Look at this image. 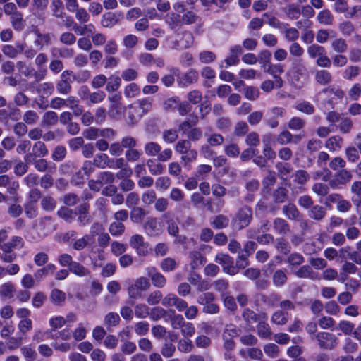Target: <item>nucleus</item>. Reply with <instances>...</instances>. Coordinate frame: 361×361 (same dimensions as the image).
I'll return each mask as SVG.
<instances>
[{"instance_id":"obj_1","label":"nucleus","mask_w":361,"mask_h":361,"mask_svg":"<svg viewBox=\"0 0 361 361\" xmlns=\"http://www.w3.org/2000/svg\"><path fill=\"white\" fill-rule=\"evenodd\" d=\"M252 220V210L248 206L240 207L231 219L233 229L240 231L247 227Z\"/></svg>"},{"instance_id":"obj_2","label":"nucleus","mask_w":361,"mask_h":361,"mask_svg":"<svg viewBox=\"0 0 361 361\" xmlns=\"http://www.w3.org/2000/svg\"><path fill=\"white\" fill-rule=\"evenodd\" d=\"M318 346L321 349L332 350L338 345V338L336 335L327 331H320L314 335Z\"/></svg>"},{"instance_id":"obj_3","label":"nucleus","mask_w":361,"mask_h":361,"mask_svg":"<svg viewBox=\"0 0 361 361\" xmlns=\"http://www.w3.org/2000/svg\"><path fill=\"white\" fill-rule=\"evenodd\" d=\"M288 74L291 78L292 83L299 88L302 85L300 82V79L301 77H305L307 75V68L301 60H296L293 62L290 69L288 71Z\"/></svg>"},{"instance_id":"obj_4","label":"nucleus","mask_w":361,"mask_h":361,"mask_svg":"<svg viewBox=\"0 0 361 361\" xmlns=\"http://www.w3.org/2000/svg\"><path fill=\"white\" fill-rule=\"evenodd\" d=\"M73 75V71L71 70L63 71L59 80L56 82V90L61 94H68L72 90L73 80L71 77Z\"/></svg>"},{"instance_id":"obj_5","label":"nucleus","mask_w":361,"mask_h":361,"mask_svg":"<svg viewBox=\"0 0 361 361\" xmlns=\"http://www.w3.org/2000/svg\"><path fill=\"white\" fill-rule=\"evenodd\" d=\"M352 179L351 173L346 169H340L329 180L332 189H340L346 185Z\"/></svg>"},{"instance_id":"obj_6","label":"nucleus","mask_w":361,"mask_h":361,"mask_svg":"<svg viewBox=\"0 0 361 361\" xmlns=\"http://www.w3.org/2000/svg\"><path fill=\"white\" fill-rule=\"evenodd\" d=\"M215 262L221 264L223 271L229 275L233 276L238 272V269L233 265V258L225 253H218L215 257Z\"/></svg>"},{"instance_id":"obj_7","label":"nucleus","mask_w":361,"mask_h":361,"mask_svg":"<svg viewBox=\"0 0 361 361\" xmlns=\"http://www.w3.org/2000/svg\"><path fill=\"white\" fill-rule=\"evenodd\" d=\"M266 267L267 271H269L270 273L273 272L272 282L275 286L281 287L286 283L288 281L286 269H277L274 271L275 265L273 262H269Z\"/></svg>"},{"instance_id":"obj_8","label":"nucleus","mask_w":361,"mask_h":361,"mask_svg":"<svg viewBox=\"0 0 361 361\" xmlns=\"http://www.w3.org/2000/svg\"><path fill=\"white\" fill-rule=\"evenodd\" d=\"M130 245L136 250L137 255L146 256L150 250L149 244L144 240L141 235H133L130 239Z\"/></svg>"},{"instance_id":"obj_9","label":"nucleus","mask_w":361,"mask_h":361,"mask_svg":"<svg viewBox=\"0 0 361 361\" xmlns=\"http://www.w3.org/2000/svg\"><path fill=\"white\" fill-rule=\"evenodd\" d=\"M161 304L166 307H175L179 312L183 311L186 307V301L173 293L164 296L161 300Z\"/></svg>"},{"instance_id":"obj_10","label":"nucleus","mask_w":361,"mask_h":361,"mask_svg":"<svg viewBox=\"0 0 361 361\" xmlns=\"http://www.w3.org/2000/svg\"><path fill=\"white\" fill-rule=\"evenodd\" d=\"M272 226L274 231L281 235H286L290 232L289 223L281 217H276L273 220Z\"/></svg>"},{"instance_id":"obj_11","label":"nucleus","mask_w":361,"mask_h":361,"mask_svg":"<svg viewBox=\"0 0 361 361\" xmlns=\"http://www.w3.org/2000/svg\"><path fill=\"white\" fill-rule=\"evenodd\" d=\"M162 219L166 222L168 233L173 236H178L179 228L173 214L170 212H166L162 215Z\"/></svg>"},{"instance_id":"obj_12","label":"nucleus","mask_w":361,"mask_h":361,"mask_svg":"<svg viewBox=\"0 0 361 361\" xmlns=\"http://www.w3.org/2000/svg\"><path fill=\"white\" fill-rule=\"evenodd\" d=\"M147 276L150 278L153 286L157 288H161L166 283L165 276L153 267L147 269Z\"/></svg>"},{"instance_id":"obj_13","label":"nucleus","mask_w":361,"mask_h":361,"mask_svg":"<svg viewBox=\"0 0 361 361\" xmlns=\"http://www.w3.org/2000/svg\"><path fill=\"white\" fill-rule=\"evenodd\" d=\"M283 215L289 220H299V218L302 216V214L298 210L297 207L292 202H290L282 207Z\"/></svg>"},{"instance_id":"obj_14","label":"nucleus","mask_w":361,"mask_h":361,"mask_svg":"<svg viewBox=\"0 0 361 361\" xmlns=\"http://www.w3.org/2000/svg\"><path fill=\"white\" fill-rule=\"evenodd\" d=\"M295 275L300 279H310L315 281L319 280V274L314 271L309 265H304L300 267L295 273Z\"/></svg>"},{"instance_id":"obj_15","label":"nucleus","mask_w":361,"mask_h":361,"mask_svg":"<svg viewBox=\"0 0 361 361\" xmlns=\"http://www.w3.org/2000/svg\"><path fill=\"white\" fill-rule=\"evenodd\" d=\"M307 216L314 221H322L326 216V209L321 205L314 204L307 211Z\"/></svg>"},{"instance_id":"obj_16","label":"nucleus","mask_w":361,"mask_h":361,"mask_svg":"<svg viewBox=\"0 0 361 361\" xmlns=\"http://www.w3.org/2000/svg\"><path fill=\"white\" fill-rule=\"evenodd\" d=\"M343 140L339 135H334L328 138L325 142V147L330 152H336L343 147Z\"/></svg>"},{"instance_id":"obj_17","label":"nucleus","mask_w":361,"mask_h":361,"mask_svg":"<svg viewBox=\"0 0 361 361\" xmlns=\"http://www.w3.org/2000/svg\"><path fill=\"white\" fill-rule=\"evenodd\" d=\"M314 78L316 82L321 85H327L333 80L331 73L325 69L317 71Z\"/></svg>"},{"instance_id":"obj_18","label":"nucleus","mask_w":361,"mask_h":361,"mask_svg":"<svg viewBox=\"0 0 361 361\" xmlns=\"http://www.w3.org/2000/svg\"><path fill=\"white\" fill-rule=\"evenodd\" d=\"M56 266L53 264H48L44 267L36 270L34 273L35 279L39 282L42 279L48 275L53 274L56 271Z\"/></svg>"},{"instance_id":"obj_19","label":"nucleus","mask_w":361,"mask_h":361,"mask_svg":"<svg viewBox=\"0 0 361 361\" xmlns=\"http://www.w3.org/2000/svg\"><path fill=\"white\" fill-rule=\"evenodd\" d=\"M190 267L192 269H196L206 262V259L198 251H192L189 253Z\"/></svg>"},{"instance_id":"obj_20","label":"nucleus","mask_w":361,"mask_h":361,"mask_svg":"<svg viewBox=\"0 0 361 361\" xmlns=\"http://www.w3.org/2000/svg\"><path fill=\"white\" fill-rule=\"evenodd\" d=\"M181 15L175 12L169 13L166 23L171 30L179 29L183 26Z\"/></svg>"},{"instance_id":"obj_21","label":"nucleus","mask_w":361,"mask_h":361,"mask_svg":"<svg viewBox=\"0 0 361 361\" xmlns=\"http://www.w3.org/2000/svg\"><path fill=\"white\" fill-rule=\"evenodd\" d=\"M57 215L59 218L63 219L66 222L71 224L75 219V212L74 210L67 207H61L57 211Z\"/></svg>"},{"instance_id":"obj_22","label":"nucleus","mask_w":361,"mask_h":361,"mask_svg":"<svg viewBox=\"0 0 361 361\" xmlns=\"http://www.w3.org/2000/svg\"><path fill=\"white\" fill-rule=\"evenodd\" d=\"M0 249L2 250L1 254V258L5 262H11L15 259L16 255L13 251V247H11L8 243L0 245Z\"/></svg>"},{"instance_id":"obj_23","label":"nucleus","mask_w":361,"mask_h":361,"mask_svg":"<svg viewBox=\"0 0 361 361\" xmlns=\"http://www.w3.org/2000/svg\"><path fill=\"white\" fill-rule=\"evenodd\" d=\"M272 197L275 203H283L288 198V190L286 188L279 187L274 190Z\"/></svg>"},{"instance_id":"obj_24","label":"nucleus","mask_w":361,"mask_h":361,"mask_svg":"<svg viewBox=\"0 0 361 361\" xmlns=\"http://www.w3.org/2000/svg\"><path fill=\"white\" fill-rule=\"evenodd\" d=\"M10 16V22L14 30L20 31L25 26V20L23 18V14L20 12H16L15 14H12Z\"/></svg>"},{"instance_id":"obj_25","label":"nucleus","mask_w":361,"mask_h":361,"mask_svg":"<svg viewBox=\"0 0 361 361\" xmlns=\"http://www.w3.org/2000/svg\"><path fill=\"white\" fill-rule=\"evenodd\" d=\"M317 19L320 24L331 25L334 22V16L329 9H324L318 13Z\"/></svg>"},{"instance_id":"obj_26","label":"nucleus","mask_w":361,"mask_h":361,"mask_svg":"<svg viewBox=\"0 0 361 361\" xmlns=\"http://www.w3.org/2000/svg\"><path fill=\"white\" fill-rule=\"evenodd\" d=\"M229 221L230 220L228 216L219 214L213 218L211 225L216 229H223L228 226Z\"/></svg>"},{"instance_id":"obj_27","label":"nucleus","mask_w":361,"mask_h":361,"mask_svg":"<svg viewBox=\"0 0 361 361\" xmlns=\"http://www.w3.org/2000/svg\"><path fill=\"white\" fill-rule=\"evenodd\" d=\"M69 271L80 277L89 276L91 275V271L87 268L85 267L82 264L75 261L73 264H72Z\"/></svg>"},{"instance_id":"obj_28","label":"nucleus","mask_w":361,"mask_h":361,"mask_svg":"<svg viewBox=\"0 0 361 361\" xmlns=\"http://www.w3.org/2000/svg\"><path fill=\"white\" fill-rule=\"evenodd\" d=\"M307 53L311 59H318L322 54H326L324 47L317 44H312L307 47Z\"/></svg>"},{"instance_id":"obj_29","label":"nucleus","mask_w":361,"mask_h":361,"mask_svg":"<svg viewBox=\"0 0 361 361\" xmlns=\"http://www.w3.org/2000/svg\"><path fill=\"white\" fill-rule=\"evenodd\" d=\"M51 56L56 57L57 55L61 58L69 59L72 58L74 55V51L70 48H56L53 47L51 49Z\"/></svg>"},{"instance_id":"obj_30","label":"nucleus","mask_w":361,"mask_h":361,"mask_svg":"<svg viewBox=\"0 0 361 361\" xmlns=\"http://www.w3.org/2000/svg\"><path fill=\"white\" fill-rule=\"evenodd\" d=\"M146 212L144 209L140 207H134L130 211V218L133 222L140 223L143 221Z\"/></svg>"},{"instance_id":"obj_31","label":"nucleus","mask_w":361,"mask_h":361,"mask_svg":"<svg viewBox=\"0 0 361 361\" xmlns=\"http://www.w3.org/2000/svg\"><path fill=\"white\" fill-rule=\"evenodd\" d=\"M16 288L11 282L2 284L0 287V296L4 298H11L13 297Z\"/></svg>"},{"instance_id":"obj_32","label":"nucleus","mask_w":361,"mask_h":361,"mask_svg":"<svg viewBox=\"0 0 361 361\" xmlns=\"http://www.w3.org/2000/svg\"><path fill=\"white\" fill-rule=\"evenodd\" d=\"M59 121L58 115L52 111H47L42 117V125L52 126L57 123Z\"/></svg>"},{"instance_id":"obj_33","label":"nucleus","mask_w":361,"mask_h":361,"mask_svg":"<svg viewBox=\"0 0 361 361\" xmlns=\"http://www.w3.org/2000/svg\"><path fill=\"white\" fill-rule=\"evenodd\" d=\"M329 184L322 182H317L312 185V190L314 193L319 196L324 197L329 194Z\"/></svg>"},{"instance_id":"obj_34","label":"nucleus","mask_w":361,"mask_h":361,"mask_svg":"<svg viewBox=\"0 0 361 361\" xmlns=\"http://www.w3.org/2000/svg\"><path fill=\"white\" fill-rule=\"evenodd\" d=\"M360 68L357 66H348L343 71V78L347 80H353L358 76Z\"/></svg>"},{"instance_id":"obj_35","label":"nucleus","mask_w":361,"mask_h":361,"mask_svg":"<svg viewBox=\"0 0 361 361\" xmlns=\"http://www.w3.org/2000/svg\"><path fill=\"white\" fill-rule=\"evenodd\" d=\"M197 152L194 149H190L186 152L183 153L181 156V161L185 167L189 166L192 162H194L197 159Z\"/></svg>"},{"instance_id":"obj_36","label":"nucleus","mask_w":361,"mask_h":361,"mask_svg":"<svg viewBox=\"0 0 361 361\" xmlns=\"http://www.w3.org/2000/svg\"><path fill=\"white\" fill-rule=\"evenodd\" d=\"M331 48L338 54L344 53L348 49V44L345 40L343 38H336L331 42Z\"/></svg>"},{"instance_id":"obj_37","label":"nucleus","mask_w":361,"mask_h":361,"mask_svg":"<svg viewBox=\"0 0 361 361\" xmlns=\"http://www.w3.org/2000/svg\"><path fill=\"white\" fill-rule=\"evenodd\" d=\"M275 242V247L279 252L287 255L290 252L291 247L285 238H278Z\"/></svg>"},{"instance_id":"obj_38","label":"nucleus","mask_w":361,"mask_h":361,"mask_svg":"<svg viewBox=\"0 0 361 361\" xmlns=\"http://www.w3.org/2000/svg\"><path fill=\"white\" fill-rule=\"evenodd\" d=\"M271 53L267 49L262 50L259 51L257 56V60L259 62L262 64V68L265 70L267 67L271 63Z\"/></svg>"},{"instance_id":"obj_39","label":"nucleus","mask_w":361,"mask_h":361,"mask_svg":"<svg viewBox=\"0 0 361 361\" xmlns=\"http://www.w3.org/2000/svg\"><path fill=\"white\" fill-rule=\"evenodd\" d=\"M50 300L54 305H61L66 300V293L55 288L50 293Z\"/></svg>"},{"instance_id":"obj_40","label":"nucleus","mask_w":361,"mask_h":361,"mask_svg":"<svg viewBox=\"0 0 361 361\" xmlns=\"http://www.w3.org/2000/svg\"><path fill=\"white\" fill-rule=\"evenodd\" d=\"M144 149L147 156L154 157L158 155L161 147L155 142H149L145 145Z\"/></svg>"},{"instance_id":"obj_41","label":"nucleus","mask_w":361,"mask_h":361,"mask_svg":"<svg viewBox=\"0 0 361 361\" xmlns=\"http://www.w3.org/2000/svg\"><path fill=\"white\" fill-rule=\"evenodd\" d=\"M77 41L75 35L71 32H64L59 36V42L65 46H72Z\"/></svg>"},{"instance_id":"obj_42","label":"nucleus","mask_w":361,"mask_h":361,"mask_svg":"<svg viewBox=\"0 0 361 361\" xmlns=\"http://www.w3.org/2000/svg\"><path fill=\"white\" fill-rule=\"evenodd\" d=\"M63 4L61 0H52L51 4V10L52 15L56 18H63Z\"/></svg>"},{"instance_id":"obj_43","label":"nucleus","mask_w":361,"mask_h":361,"mask_svg":"<svg viewBox=\"0 0 361 361\" xmlns=\"http://www.w3.org/2000/svg\"><path fill=\"white\" fill-rule=\"evenodd\" d=\"M242 317L249 324L256 323L260 320V316L249 308H245L243 310Z\"/></svg>"},{"instance_id":"obj_44","label":"nucleus","mask_w":361,"mask_h":361,"mask_svg":"<svg viewBox=\"0 0 361 361\" xmlns=\"http://www.w3.org/2000/svg\"><path fill=\"white\" fill-rule=\"evenodd\" d=\"M240 332V329H238L235 324H228L226 325L222 336L223 338H227L230 339L238 336Z\"/></svg>"},{"instance_id":"obj_45","label":"nucleus","mask_w":361,"mask_h":361,"mask_svg":"<svg viewBox=\"0 0 361 361\" xmlns=\"http://www.w3.org/2000/svg\"><path fill=\"white\" fill-rule=\"evenodd\" d=\"M32 152L38 157H44L49 154V150L46 145L41 141H37L32 146Z\"/></svg>"},{"instance_id":"obj_46","label":"nucleus","mask_w":361,"mask_h":361,"mask_svg":"<svg viewBox=\"0 0 361 361\" xmlns=\"http://www.w3.org/2000/svg\"><path fill=\"white\" fill-rule=\"evenodd\" d=\"M257 326V334L259 337L263 338L269 339L271 337V329L267 323L258 322Z\"/></svg>"},{"instance_id":"obj_47","label":"nucleus","mask_w":361,"mask_h":361,"mask_svg":"<svg viewBox=\"0 0 361 361\" xmlns=\"http://www.w3.org/2000/svg\"><path fill=\"white\" fill-rule=\"evenodd\" d=\"M286 13L290 19L296 20L300 17L301 10L298 5L291 4L288 5L286 8Z\"/></svg>"},{"instance_id":"obj_48","label":"nucleus","mask_w":361,"mask_h":361,"mask_svg":"<svg viewBox=\"0 0 361 361\" xmlns=\"http://www.w3.org/2000/svg\"><path fill=\"white\" fill-rule=\"evenodd\" d=\"M117 22L118 20L116 15L111 12L104 14L101 20V24L104 27H111L116 25Z\"/></svg>"},{"instance_id":"obj_49","label":"nucleus","mask_w":361,"mask_h":361,"mask_svg":"<svg viewBox=\"0 0 361 361\" xmlns=\"http://www.w3.org/2000/svg\"><path fill=\"white\" fill-rule=\"evenodd\" d=\"M41 207L45 211L51 212L56 207V201L49 195L44 196L41 200Z\"/></svg>"},{"instance_id":"obj_50","label":"nucleus","mask_w":361,"mask_h":361,"mask_svg":"<svg viewBox=\"0 0 361 361\" xmlns=\"http://www.w3.org/2000/svg\"><path fill=\"white\" fill-rule=\"evenodd\" d=\"M121 79L118 75H112L109 78V81L106 84V90L107 92H115L121 86Z\"/></svg>"},{"instance_id":"obj_51","label":"nucleus","mask_w":361,"mask_h":361,"mask_svg":"<svg viewBox=\"0 0 361 361\" xmlns=\"http://www.w3.org/2000/svg\"><path fill=\"white\" fill-rule=\"evenodd\" d=\"M249 131V126L245 121H238L234 126L233 134L236 137H243Z\"/></svg>"},{"instance_id":"obj_52","label":"nucleus","mask_w":361,"mask_h":361,"mask_svg":"<svg viewBox=\"0 0 361 361\" xmlns=\"http://www.w3.org/2000/svg\"><path fill=\"white\" fill-rule=\"evenodd\" d=\"M181 20L183 25H192L199 20V16L192 11H186L181 15Z\"/></svg>"},{"instance_id":"obj_53","label":"nucleus","mask_w":361,"mask_h":361,"mask_svg":"<svg viewBox=\"0 0 361 361\" xmlns=\"http://www.w3.org/2000/svg\"><path fill=\"white\" fill-rule=\"evenodd\" d=\"M147 166L149 172L154 176L161 174L164 171V166L160 163L153 159L147 160Z\"/></svg>"},{"instance_id":"obj_54","label":"nucleus","mask_w":361,"mask_h":361,"mask_svg":"<svg viewBox=\"0 0 361 361\" xmlns=\"http://www.w3.org/2000/svg\"><path fill=\"white\" fill-rule=\"evenodd\" d=\"M353 128V122L350 118H342L338 126V128L341 133L343 134H348L351 132Z\"/></svg>"},{"instance_id":"obj_55","label":"nucleus","mask_w":361,"mask_h":361,"mask_svg":"<svg viewBox=\"0 0 361 361\" xmlns=\"http://www.w3.org/2000/svg\"><path fill=\"white\" fill-rule=\"evenodd\" d=\"M294 182L297 184L305 185L310 179L309 173L305 170H298L293 174Z\"/></svg>"},{"instance_id":"obj_56","label":"nucleus","mask_w":361,"mask_h":361,"mask_svg":"<svg viewBox=\"0 0 361 361\" xmlns=\"http://www.w3.org/2000/svg\"><path fill=\"white\" fill-rule=\"evenodd\" d=\"M345 156L348 161L355 163L360 159V152L355 147L349 146L345 149Z\"/></svg>"},{"instance_id":"obj_57","label":"nucleus","mask_w":361,"mask_h":361,"mask_svg":"<svg viewBox=\"0 0 361 361\" xmlns=\"http://www.w3.org/2000/svg\"><path fill=\"white\" fill-rule=\"evenodd\" d=\"M275 166L279 175L285 178H287L293 171V168L289 163L278 162Z\"/></svg>"},{"instance_id":"obj_58","label":"nucleus","mask_w":361,"mask_h":361,"mask_svg":"<svg viewBox=\"0 0 361 361\" xmlns=\"http://www.w3.org/2000/svg\"><path fill=\"white\" fill-rule=\"evenodd\" d=\"M139 86L134 82L130 83L124 89V95L128 98H133L140 94Z\"/></svg>"},{"instance_id":"obj_59","label":"nucleus","mask_w":361,"mask_h":361,"mask_svg":"<svg viewBox=\"0 0 361 361\" xmlns=\"http://www.w3.org/2000/svg\"><path fill=\"white\" fill-rule=\"evenodd\" d=\"M167 314V312L166 310H164L163 307L157 306L153 308H152L149 310V317L153 321H158L161 318L164 317Z\"/></svg>"},{"instance_id":"obj_60","label":"nucleus","mask_w":361,"mask_h":361,"mask_svg":"<svg viewBox=\"0 0 361 361\" xmlns=\"http://www.w3.org/2000/svg\"><path fill=\"white\" fill-rule=\"evenodd\" d=\"M144 228L150 235L157 234V221L155 218H149L145 224Z\"/></svg>"},{"instance_id":"obj_61","label":"nucleus","mask_w":361,"mask_h":361,"mask_svg":"<svg viewBox=\"0 0 361 361\" xmlns=\"http://www.w3.org/2000/svg\"><path fill=\"white\" fill-rule=\"evenodd\" d=\"M214 289L221 293V296L226 295V291L228 289V282L225 279H218L213 283Z\"/></svg>"},{"instance_id":"obj_62","label":"nucleus","mask_w":361,"mask_h":361,"mask_svg":"<svg viewBox=\"0 0 361 361\" xmlns=\"http://www.w3.org/2000/svg\"><path fill=\"white\" fill-rule=\"evenodd\" d=\"M305 126V121L300 117H293L288 123V127L293 130H300Z\"/></svg>"},{"instance_id":"obj_63","label":"nucleus","mask_w":361,"mask_h":361,"mask_svg":"<svg viewBox=\"0 0 361 361\" xmlns=\"http://www.w3.org/2000/svg\"><path fill=\"white\" fill-rule=\"evenodd\" d=\"M299 206L307 211L314 205V200L309 195H303L298 197Z\"/></svg>"},{"instance_id":"obj_64","label":"nucleus","mask_w":361,"mask_h":361,"mask_svg":"<svg viewBox=\"0 0 361 361\" xmlns=\"http://www.w3.org/2000/svg\"><path fill=\"white\" fill-rule=\"evenodd\" d=\"M66 149L63 145L56 146L51 154V158L55 161H62L66 155Z\"/></svg>"}]
</instances>
